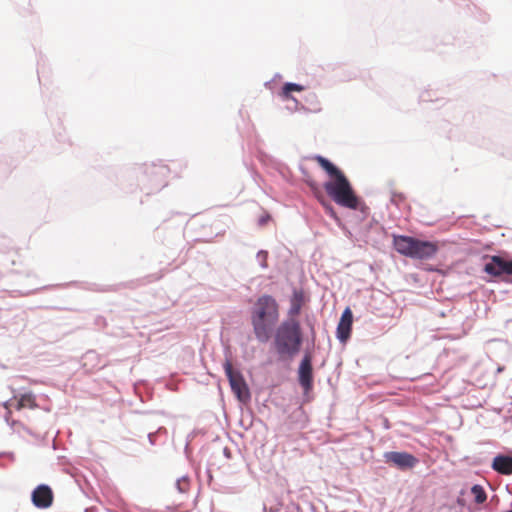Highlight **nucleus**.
I'll list each match as a JSON object with an SVG mask.
<instances>
[{
  "instance_id": "f257e3e1",
  "label": "nucleus",
  "mask_w": 512,
  "mask_h": 512,
  "mask_svg": "<svg viewBox=\"0 0 512 512\" xmlns=\"http://www.w3.org/2000/svg\"><path fill=\"white\" fill-rule=\"evenodd\" d=\"M314 160L332 178V180L324 183V189L333 201L340 206L357 209L359 205L358 198L344 173L323 156L317 155Z\"/></svg>"
},
{
  "instance_id": "f03ea898",
  "label": "nucleus",
  "mask_w": 512,
  "mask_h": 512,
  "mask_svg": "<svg viewBox=\"0 0 512 512\" xmlns=\"http://www.w3.org/2000/svg\"><path fill=\"white\" fill-rule=\"evenodd\" d=\"M279 317V304L274 297L262 295L256 300L251 309V324L259 342L266 343L269 341Z\"/></svg>"
},
{
  "instance_id": "7ed1b4c3",
  "label": "nucleus",
  "mask_w": 512,
  "mask_h": 512,
  "mask_svg": "<svg viewBox=\"0 0 512 512\" xmlns=\"http://www.w3.org/2000/svg\"><path fill=\"white\" fill-rule=\"evenodd\" d=\"M303 342L301 326L296 319H287L276 328L273 345L282 359H292L300 352Z\"/></svg>"
},
{
  "instance_id": "20e7f679",
  "label": "nucleus",
  "mask_w": 512,
  "mask_h": 512,
  "mask_svg": "<svg viewBox=\"0 0 512 512\" xmlns=\"http://www.w3.org/2000/svg\"><path fill=\"white\" fill-rule=\"evenodd\" d=\"M223 367L237 399L243 403L247 402L250 399V392L242 374L233 369V365L229 360L225 361Z\"/></svg>"
},
{
  "instance_id": "39448f33",
  "label": "nucleus",
  "mask_w": 512,
  "mask_h": 512,
  "mask_svg": "<svg viewBox=\"0 0 512 512\" xmlns=\"http://www.w3.org/2000/svg\"><path fill=\"white\" fill-rule=\"evenodd\" d=\"M484 272L487 274L500 277L502 275H512V261L505 260L501 256L493 255L490 261L484 266Z\"/></svg>"
},
{
  "instance_id": "423d86ee",
  "label": "nucleus",
  "mask_w": 512,
  "mask_h": 512,
  "mask_svg": "<svg viewBox=\"0 0 512 512\" xmlns=\"http://www.w3.org/2000/svg\"><path fill=\"white\" fill-rule=\"evenodd\" d=\"M298 380L305 392L312 389L313 386V368L312 358L309 354H306L301 360L298 369Z\"/></svg>"
},
{
  "instance_id": "0eeeda50",
  "label": "nucleus",
  "mask_w": 512,
  "mask_h": 512,
  "mask_svg": "<svg viewBox=\"0 0 512 512\" xmlns=\"http://www.w3.org/2000/svg\"><path fill=\"white\" fill-rule=\"evenodd\" d=\"M169 169L165 165H150L145 168V175L149 182L157 187H164L167 184Z\"/></svg>"
},
{
  "instance_id": "6e6552de",
  "label": "nucleus",
  "mask_w": 512,
  "mask_h": 512,
  "mask_svg": "<svg viewBox=\"0 0 512 512\" xmlns=\"http://www.w3.org/2000/svg\"><path fill=\"white\" fill-rule=\"evenodd\" d=\"M385 458L388 463H392L402 470L413 468L418 462L416 457L407 452H388Z\"/></svg>"
},
{
  "instance_id": "1a4fd4ad",
  "label": "nucleus",
  "mask_w": 512,
  "mask_h": 512,
  "mask_svg": "<svg viewBox=\"0 0 512 512\" xmlns=\"http://www.w3.org/2000/svg\"><path fill=\"white\" fill-rule=\"evenodd\" d=\"M32 502L37 508H48L53 503V492L47 485L41 484L32 492Z\"/></svg>"
},
{
  "instance_id": "9d476101",
  "label": "nucleus",
  "mask_w": 512,
  "mask_h": 512,
  "mask_svg": "<svg viewBox=\"0 0 512 512\" xmlns=\"http://www.w3.org/2000/svg\"><path fill=\"white\" fill-rule=\"evenodd\" d=\"M437 251L438 245L435 242L416 239L411 258L419 260L430 259Z\"/></svg>"
},
{
  "instance_id": "9b49d317",
  "label": "nucleus",
  "mask_w": 512,
  "mask_h": 512,
  "mask_svg": "<svg viewBox=\"0 0 512 512\" xmlns=\"http://www.w3.org/2000/svg\"><path fill=\"white\" fill-rule=\"evenodd\" d=\"M353 323V314L349 307H347L340 318L337 326V337L341 342H346L351 334Z\"/></svg>"
},
{
  "instance_id": "f8f14e48",
  "label": "nucleus",
  "mask_w": 512,
  "mask_h": 512,
  "mask_svg": "<svg viewBox=\"0 0 512 512\" xmlns=\"http://www.w3.org/2000/svg\"><path fill=\"white\" fill-rule=\"evenodd\" d=\"M416 238L404 235H394L393 236V246L395 250L406 257L412 256L414 244Z\"/></svg>"
},
{
  "instance_id": "ddd939ff",
  "label": "nucleus",
  "mask_w": 512,
  "mask_h": 512,
  "mask_svg": "<svg viewBox=\"0 0 512 512\" xmlns=\"http://www.w3.org/2000/svg\"><path fill=\"white\" fill-rule=\"evenodd\" d=\"M304 302V292L302 290H294L290 299V308L288 311L289 319H295V317L300 314Z\"/></svg>"
},
{
  "instance_id": "4468645a",
  "label": "nucleus",
  "mask_w": 512,
  "mask_h": 512,
  "mask_svg": "<svg viewBox=\"0 0 512 512\" xmlns=\"http://www.w3.org/2000/svg\"><path fill=\"white\" fill-rule=\"evenodd\" d=\"M492 468L504 475L512 474V457L499 455L494 458Z\"/></svg>"
},
{
  "instance_id": "2eb2a0df",
  "label": "nucleus",
  "mask_w": 512,
  "mask_h": 512,
  "mask_svg": "<svg viewBox=\"0 0 512 512\" xmlns=\"http://www.w3.org/2000/svg\"><path fill=\"white\" fill-rule=\"evenodd\" d=\"M24 408L35 409L37 408L35 395L31 392L22 394L17 402L16 409L21 410Z\"/></svg>"
},
{
  "instance_id": "dca6fc26",
  "label": "nucleus",
  "mask_w": 512,
  "mask_h": 512,
  "mask_svg": "<svg viewBox=\"0 0 512 512\" xmlns=\"http://www.w3.org/2000/svg\"><path fill=\"white\" fill-rule=\"evenodd\" d=\"M304 90V87L302 85L296 84V83H285L282 88V96L285 99H290V93L295 92H301Z\"/></svg>"
},
{
  "instance_id": "f3484780",
  "label": "nucleus",
  "mask_w": 512,
  "mask_h": 512,
  "mask_svg": "<svg viewBox=\"0 0 512 512\" xmlns=\"http://www.w3.org/2000/svg\"><path fill=\"white\" fill-rule=\"evenodd\" d=\"M471 494L473 495L475 502L478 504H482L486 501L487 495L483 487L480 485H474L471 488Z\"/></svg>"
},
{
  "instance_id": "a211bd4d",
  "label": "nucleus",
  "mask_w": 512,
  "mask_h": 512,
  "mask_svg": "<svg viewBox=\"0 0 512 512\" xmlns=\"http://www.w3.org/2000/svg\"><path fill=\"white\" fill-rule=\"evenodd\" d=\"M404 200H405V196H404L402 193H396V192H393V193H392L391 201H392L394 204L399 205V204H400V203H402Z\"/></svg>"
},
{
  "instance_id": "6ab92c4d",
  "label": "nucleus",
  "mask_w": 512,
  "mask_h": 512,
  "mask_svg": "<svg viewBox=\"0 0 512 512\" xmlns=\"http://www.w3.org/2000/svg\"><path fill=\"white\" fill-rule=\"evenodd\" d=\"M177 485H178V488L180 491L184 492L186 491L187 487H188V481L187 480H179L177 482Z\"/></svg>"
},
{
  "instance_id": "aec40b11",
  "label": "nucleus",
  "mask_w": 512,
  "mask_h": 512,
  "mask_svg": "<svg viewBox=\"0 0 512 512\" xmlns=\"http://www.w3.org/2000/svg\"><path fill=\"white\" fill-rule=\"evenodd\" d=\"M327 209L330 211V213H331V215H332V216H335V213H334V210H333V208H332V207L327 206Z\"/></svg>"
},
{
  "instance_id": "412c9836",
  "label": "nucleus",
  "mask_w": 512,
  "mask_h": 512,
  "mask_svg": "<svg viewBox=\"0 0 512 512\" xmlns=\"http://www.w3.org/2000/svg\"><path fill=\"white\" fill-rule=\"evenodd\" d=\"M509 512H512V510H511V511H509Z\"/></svg>"
}]
</instances>
